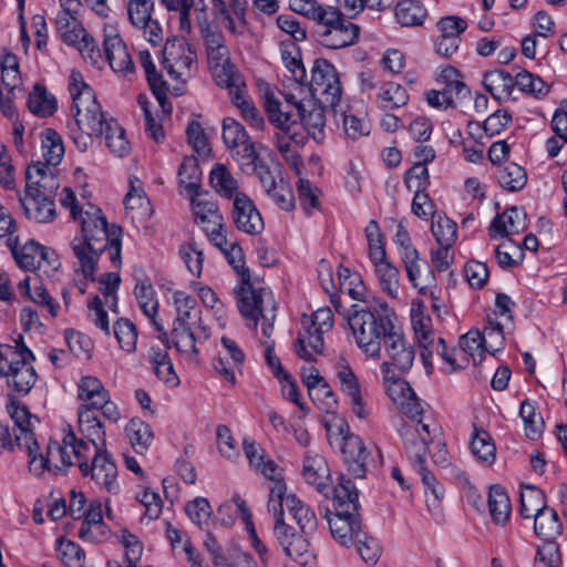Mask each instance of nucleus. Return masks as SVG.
<instances>
[{
	"instance_id": "42",
	"label": "nucleus",
	"mask_w": 567,
	"mask_h": 567,
	"mask_svg": "<svg viewBox=\"0 0 567 567\" xmlns=\"http://www.w3.org/2000/svg\"><path fill=\"white\" fill-rule=\"evenodd\" d=\"M27 107L38 117H49L58 110V101L43 84L35 83L29 92Z\"/></svg>"
},
{
	"instance_id": "24",
	"label": "nucleus",
	"mask_w": 567,
	"mask_h": 567,
	"mask_svg": "<svg viewBox=\"0 0 567 567\" xmlns=\"http://www.w3.org/2000/svg\"><path fill=\"white\" fill-rule=\"evenodd\" d=\"M103 37L104 53L111 69L124 78L133 74L135 70L134 63L117 29L111 23H105Z\"/></svg>"
},
{
	"instance_id": "21",
	"label": "nucleus",
	"mask_w": 567,
	"mask_h": 567,
	"mask_svg": "<svg viewBox=\"0 0 567 567\" xmlns=\"http://www.w3.org/2000/svg\"><path fill=\"white\" fill-rule=\"evenodd\" d=\"M131 24L142 32L143 38L152 45L163 41V30L153 18L154 3L152 0H124Z\"/></svg>"
},
{
	"instance_id": "35",
	"label": "nucleus",
	"mask_w": 567,
	"mask_h": 567,
	"mask_svg": "<svg viewBox=\"0 0 567 567\" xmlns=\"http://www.w3.org/2000/svg\"><path fill=\"white\" fill-rule=\"evenodd\" d=\"M302 477L313 485L318 492L328 494L330 485V470L323 456L308 452L303 460Z\"/></svg>"
},
{
	"instance_id": "14",
	"label": "nucleus",
	"mask_w": 567,
	"mask_h": 567,
	"mask_svg": "<svg viewBox=\"0 0 567 567\" xmlns=\"http://www.w3.org/2000/svg\"><path fill=\"white\" fill-rule=\"evenodd\" d=\"M7 245L18 266L25 271L40 270L49 275L60 266L55 252L34 240H29L19 247L17 238H8Z\"/></svg>"
},
{
	"instance_id": "64",
	"label": "nucleus",
	"mask_w": 567,
	"mask_h": 567,
	"mask_svg": "<svg viewBox=\"0 0 567 567\" xmlns=\"http://www.w3.org/2000/svg\"><path fill=\"white\" fill-rule=\"evenodd\" d=\"M472 453L482 462L492 464L496 456V447L491 435L484 430L475 429L471 441Z\"/></svg>"
},
{
	"instance_id": "54",
	"label": "nucleus",
	"mask_w": 567,
	"mask_h": 567,
	"mask_svg": "<svg viewBox=\"0 0 567 567\" xmlns=\"http://www.w3.org/2000/svg\"><path fill=\"white\" fill-rule=\"evenodd\" d=\"M395 17L401 25L417 27L424 23L427 11L417 0H401L395 8Z\"/></svg>"
},
{
	"instance_id": "4",
	"label": "nucleus",
	"mask_w": 567,
	"mask_h": 567,
	"mask_svg": "<svg viewBox=\"0 0 567 567\" xmlns=\"http://www.w3.org/2000/svg\"><path fill=\"white\" fill-rule=\"evenodd\" d=\"M69 93L73 116V124H69L70 137L78 151L86 152L92 148L94 138L103 135L109 120L114 117L103 111L93 89L78 70H72L69 75Z\"/></svg>"
},
{
	"instance_id": "59",
	"label": "nucleus",
	"mask_w": 567,
	"mask_h": 567,
	"mask_svg": "<svg viewBox=\"0 0 567 567\" xmlns=\"http://www.w3.org/2000/svg\"><path fill=\"white\" fill-rule=\"evenodd\" d=\"M117 542L124 550V563L127 567H136L143 555V544L138 536L126 528H122L116 534Z\"/></svg>"
},
{
	"instance_id": "57",
	"label": "nucleus",
	"mask_w": 567,
	"mask_h": 567,
	"mask_svg": "<svg viewBox=\"0 0 567 567\" xmlns=\"http://www.w3.org/2000/svg\"><path fill=\"white\" fill-rule=\"evenodd\" d=\"M281 60L290 72L291 78L299 84L307 82V72L300 52L293 42L282 43L280 48Z\"/></svg>"
},
{
	"instance_id": "16",
	"label": "nucleus",
	"mask_w": 567,
	"mask_h": 567,
	"mask_svg": "<svg viewBox=\"0 0 567 567\" xmlns=\"http://www.w3.org/2000/svg\"><path fill=\"white\" fill-rule=\"evenodd\" d=\"M272 502L280 504L281 519L284 520V512L287 508L305 535L312 534L317 529L318 520L315 512L295 494H287V487L280 483L270 488L267 506L268 512L274 515Z\"/></svg>"
},
{
	"instance_id": "50",
	"label": "nucleus",
	"mask_w": 567,
	"mask_h": 567,
	"mask_svg": "<svg viewBox=\"0 0 567 567\" xmlns=\"http://www.w3.org/2000/svg\"><path fill=\"white\" fill-rule=\"evenodd\" d=\"M483 84L497 100L509 99L515 87L514 78L502 70L487 71L484 74Z\"/></svg>"
},
{
	"instance_id": "52",
	"label": "nucleus",
	"mask_w": 567,
	"mask_h": 567,
	"mask_svg": "<svg viewBox=\"0 0 567 567\" xmlns=\"http://www.w3.org/2000/svg\"><path fill=\"white\" fill-rule=\"evenodd\" d=\"M535 534L544 540H555L563 530L557 512L547 507L534 517Z\"/></svg>"
},
{
	"instance_id": "53",
	"label": "nucleus",
	"mask_w": 567,
	"mask_h": 567,
	"mask_svg": "<svg viewBox=\"0 0 567 567\" xmlns=\"http://www.w3.org/2000/svg\"><path fill=\"white\" fill-rule=\"evenodd\" d=\"M509 328L496 317H488L487 324L481 331V338L486 352L495 354L505 347V329Z\"/></svg>"
},
{
	"instance_id": "12",
	"label": "nucleus",
	"mask_w": 567,
	"mask_h": 567,
	"mask_svg": "<svg viewBox=\"0 0 567 567\" xmlns=\"http://www.w3.org/2000/svg\"><path fill=\"white\" fill-rule=\"evenodd\" d=\"M380 371L385 393L400 412L409 419L422 416L423 408L410 384L394 372L389 362H382Z\"/></svg>"
},
{
	"instance_id": "48",
	"label": "nucleus",
	"mask_w": 567,
	"mask_h": 567,
	"mask_svg": "<svg viewBox=\"0 0 567 567\" xmlns=\"http://www.w3.org/2000/svg\"><path fill=\"white\" fill-rule=\"evenodd\" d=\"M406 89L395 82H386L380 89L375 96V103L383 111H392L404 106L409 102Z\"/></svg>"
},
{
	"instance_id": "58",
	"label": "nucleus",
	"mask_w": 567,
	"mask_h": 567,
	"mask_svg": "<svg viewBox=\"0 0 567 567\" xmlns=\"http://www.w3.org/2000/svg\"><path fill=\"white\" fill-rule=\"evenodd\" d=\"M0 68L2 85L6 90H9V92H14V90L19 89L22 84L18 56L6 51L1 55Z\"/></svg>"
},
{
	"instance_id": "51",
	"label": "nucleus",
	"mask_w": 567,
	"mask_h": 567,
	"mask_svg": "<svg viewBox=\"0 0 567 567\" xmlns=\"http://www.w3.org/2000/svg\"><path fill=\"white\" fill-rule=\"evenodd\" d=\"M41 153L48 165H59L64 156L65 148L62 136L53 128H44L40 133Z\"/></svg>"
},
{
	"instance_id": "20",
	"label": "nucleus",
	"mask_w": 567,
	"mask_h": 567,
	"mask_svg": "<svg viewBox=\"0 0 567 567\" xmlns=\"http://www.w3.org/2000/svg\"><path fill=\"white\" fill-rule=\"evenodd\" d=\"M223 141L230 152V156L240 165L255 163L258 153L255 143L250 140L245 127L235 118L226 117L223 121Z\"/></svg>"
},
{
	"instance_id": "25",
	"label": "nucleus",
	"mask_w": 567,
	"mask_h": 567,
	"mask_svg": "<svg viewBox=\"0 0 567 567\" xmlns=\"http://www.w3.org/2000/svg\"><path fill=\"white\" fill-rule=\"evenodd\" d=\"M60 10L55 16V28L68 45L79 44L86 35V30L78 19L80 0H58Z\"/></svg>"
},
{
	"instance_id": "60",
	"label": "nucleus",
	"mask_w": 567,
	"mask_h": 567,
	"mask_svg": "<svg viewBox=\"0 0 567 567\" xmlns=\"http://www.w3.org/2000/svg\"><path fill=\"white\" fill-rule=\"evenodd\" d=\"M55 551L58 558L66 567H83L85 554L73 540L65 537H59L55 542Z\"/></svg>"
},
{
	"instance_id": "47",
	"label": "nucleus",
	"mask_w": 567,
	"mask_h": 567,
	"mask_svg": "<svg viewBox=\"0 0 567 567\" xmlns=\"http://www.w3.org/2000/svg\"><path fill=\"white\" fill-rule=\"evenodd\" d=\"M487 505L492 520L496 525H505L508 522L512 513V505L504 487L493 485L489 488Z\"/></svg>"
},
{
	"instance_id": "49",
	"label": "nucleus",
	"mask_w": 567,
	"mask_h": 567,
	"mask_svg": "<svg viewBox=\"0 0 567 567\" xmlns=\"http://www.w3.org/2000/svg\"><path fill=\"white\" fill-rule=\"evenodd\" d=\"M102 136H104L107 150L115 157L122 158L130 154L131 143L126 136V132L115 118L109 120Z\"/></svg>"
},
{
	"instance_id": "39",
	"label": "nucleus",
	"mask_w": 567,
	"mask_h": 567,
	"mask_svg": "<svg viewBox=\"0 0 567 567\" xmlns=\"http://www.w3.org/2000/svg\"><path fill=\"white\" fill-rule=\"evenodd\" d=\"M400 260L411 285L420 292H424L434 280V276L426 260L421 258L419 251L402 257Z\"/></svg>"
},
{
	"instance_id": "40",
	"label": "nucleus",
	"mask_w": 567,
	"mask_h": 567,
	"mask_svg": "<svg viewBox=\"0 0 567 567\" xmlns=\"http://www.w3.org/2000/svg\"><path fill=\"white\" fill-rule=\"evenodd\" d=\"M371 262L381 290L392 299L398 298L400 288L399 268L386 256Z\"/></svg>"
},
{
	"instance_id": "29",
	"label": "nucleus",
	"mask_w": 567,
	"mask_h": 567,
	"mask_svg": "<svg viewBox=\"0 0 567 567\" xmlns=\"http://www.w3.org/2000/svg\"><path fill=\"white\" fill-rule=\"evenodd\" d=\"M287 102L290 105H287L284 110H290L292 112L297 123L302 126V132L312 134L315 137L317 134L322 133L324 126L323 105H316L310 101L296 102L292 101V99H287Z\"/></svg>"
},
{
	"instance_id": "13",
	"label": "nucleus",
	"mask_w": 567,
	"mask_h": 567,
	"mask_svg": "<svg viewBox=\"0 0 567 567\" xmlns=\"http://www.w3.org/2000/svg\"><path fill=\"white\" fill-rule=\"evenodd\" d=\"M308 85L312 97L323 106L334 107L341 99L338 72L328 60H315Z\"/></svg>"
},
{
	"instance_id": "10",
	"label": "nucleus",
	"mask_w": 567,
	"mask_h": 567,
	"mask_svg": "<svg viewBox=\"0 0 567 567\" xmlns=\"http://www.w3.org/2000/svg\"><path fill=\"white\" fill-rule=\"evenodd\" d=\"M411 323L421 349L420 357L426 369L432 368V357L436 352L451 368L452 371H456L460 364L456 362L457 359L449 354L445 341L443 338L435 340V336L432 329V319L424 310L419 307L411 311Z\"/></svg>"
},
{
	"instance_id": "38",
	"label": "nucleus",
	"mask_w": 567,
	"mask_h": 567,
	"mask_svg": "<svg viewBox=\"0 0 567 567\" xmlns=\"http://www.w3.org/2000/svg\"><path fill=\"white\" fill-rule=\"evenodd\" d=\"M25 216L37 223H50L55 218V205L52 199L40 194H27L20 198Z\"/></svg>"
},
{
	"instance_id": "45",
	"label": "nucleus",
	"mask_w": 567,
	"mask_h": 567,
	"mask_svg": "<svg viewBox=\"0 0 567 567\" xmlns=\"http://www.w3.org/2000/svg\"><path fill=\"white\" fill-rule=\"evenodd\" d=\"M109 393L102 381L94 375H82L76 383L78 399L82 402L79 406L92 409Z\"/></svg>"
},
{
	"instance_id": "27",
	"label": "nucleus",
	"mask_w": 567,
	"mask_h": 567,
	"mask_svg": "<svg viewBox=\"0 0 567 567\" xmlns=\"http://www.w3.org/2000/svg\"><path fill=\"white\" fill-rule=\"evenodd\" d=\"M231 220L239 231L251 236L261 234L265 228L260 212L246 194L231 202Z\"/></svg>"
},
{
	"instance_id": "2",
	"label": "nucleus",
	"mask_w": 567,
	"mask_h": 567,
	"mask_svg": "<svg viewBox=\"0 0 567 567\" xmlns=\"http://www.w3.org/2000/svg\"><path fill=\"white\" fill-rule=\"evenodd\" d=\"M81 236L71 241L80 270L86 279L94 280L100 256L106 251L113 267L122 266V228L110 225L102 210L86 204L84 216L79 219Z\"/></svg>"
},
{
	"instance_id": "41",
	"label": "nucleus",
	"mask_w": 567,
	"mask_h": 567,
	"mask_svg": "<svg viewBox=\"0 0 567 567\" xmlns=\"http://www.w3.org/2000/svg\"><path fill=\"white\" fill-rule=\"evenodd\" d=\"M209 183L212 188L221 197L235 200L236 197L244 195L239 190V184L229 169L224 164L215 165L209 173Z\"/></svg>"
},
{
	"instance_id": "5",
	"label": "nucleus",
	"mask_w": 567,
	"mask_h": 567,
	"mask_svg": "<svg viewBox=\"0 0 567 567\" xmlns=\"http://www.w3.org/2000/svg\"><path fill=\"white\" fill-rule=\"evenodd\" d=\"M347 322L355 346L370 359L380 360L382 342L399 322L396 313L381 299L349 308Z\"/></svg>"
},
{
	"instance_id": "22",
	"label": "nucleus",
	"mask_w": 567,
	"mask_h": 567,
	"mask_svg": "<svg viewBox=\"0 0 567 567\" xmlns=\"http://www.w3.org/2000/svg\"><path fill=\"white\" fill-rule=\"evenodd\" d=\"M91 464L82 462L80 471L83 475H91V478L102 489L111 494H117L120 484L117 481V467L104 449L93 450Z\"/></svg>"
},
{
	"instance_id": "34",
	"label": "nucleus",
	"mask_w": 567,
	"mask_h": 567,
	"mask_svg": "<svg viewBox=\"0 0 567 567\" xmlns=\"http://www.w3.org/2000/svg\"><path fill=\"white\" fill-rule=\"evenodd\" d=\"M199 328V324H173L171 337L167 336L166 342L171 340L181 355L190 363L197 361L199 351L197 348L196 330Z\"/></svg>"
},
{
	"instance_id": "9",
	"label": "nucleus",
	"mask_w": 567,
	"mask_h": 567,
	"mask_svg": "<svg viewBox=\"0 0 567 567\" xmlns=\"http://www.w3.org/2000/svg\"><path fill=\"white\" fill-rule=\"evenodd\" d=\"M302 329L293 344L295 352L302 359L311 361L313 353L323 351V334L333 327V315L330 308L323 307L316 310L310 317L301 319Z\"/></svg>"
},
{
	"instance_id": "43",
	"label": "nucleus",
	"mask_w": 567,
	"mask_h": 567,
	"mask_svg": "<svg viewBox=\"0 0 567 567\" xmlns=\"http://www.w3.org/2000/svg\"><path fill=\"white\" fill-rule=\"evenodd\" d=\"M334 513H358L359 494L353 482L350 478L340 477L338 485L333 489Z\"/></svg>"
},
{
	"instance_id": "31",
	"label": "nucleus",
	"mask_w": 567,
	"mask_h": 567,
	"mask_svg": "<svg viewBox=\"0 0 567 567\" xmlns=\"http://www.w3.org/2000/svg\"><path fill=\"white\" fill-rule=\"evenodd\" d=\"M134 295L142 312L159 332L158 339L166 341L167 332L165 331L164 326L157 320L158 300L153 285L148 280H138L134 288Z\"/></svg>"
},
{
	"instance_id": "30",
	"label": "nucleus",
	"mask_w": 567,
	"mask_h": 567,
	"mask_svg": "<svg viewBox=\"0 0 567 567\" xmlns=\"http://www.w3.org/2000/svg\"><path fill=\"white\" fill-rule=\"evenodd\" d=\"M342 453L348 464L349 473L355 478H363L367 466L371 461V453L367 450L363 440L355 434L343 436Z\"/></svg>"
},
{
	"instance_id": "26",
	"label": "nucleus",
	"mask_w": 567,
	"mask_h": 567,
	"mask_svg": "<svg viewBox=\"0 0 567 567\" xmlns=\"http://www.w3.org/2000/svg\"><path fill=\"white\" fill-rule=\"evenodd\" d=\"M382 348L389 358L390 367H395L402 372L409 371L415 359L414 347L404 336L400 321L382 342Z\"/></svg>"
},
{
	"instance_id": "15",
	"label": "nucleus",
	"mask_w": 567,
	"mask_h": 567,
	"mask_svg": "<svg viewBox=\"0 0 567 567\" xmlns=\"http://www.w3.org/2000/svg\"><path fill=\"white\" fill-rule=\"evenodd\" d=\"M163 66L173 80L184 83L196 72V52L183 39L168 40L163 49Z\"/></svg>"
},
{
	"instance_id": "7",
	"label": "nucleus",
	"mask_w": 567,
	"mask_h": 567,
	"mask_svg": "<svg viewBox=\"0 0 567 567\" xmlns=\"http://www.w3.org/2000/svg\"><path fill=\"white\" fill-rule=\"evenodd\" d=\"M32 351L19 340L16 346L0 343V375L8 388L19 395L28 394L38 381Z\"/></svg>"
},
{
	"instance_id": "61",
	"label": "nucleus",
	"mask_w": 567,
	"mask_h": 567,
	"mask_svg": "<svg viewBox=\"0 0 567 567\" xmlns=\"http://www.w3.org/2000/svg\"><path fill=\"white\" fill-rule=\"evenodd\" d=\"M431 231L437 245L453 246L457 238L456 223L442 214L432 219Z\"/></svg>"
},
{
	"instance_id": "55",
	"label": "nucleus",
	"mask_w": 567,
	"mask_h": 567,
	"mask_svg": "<svg viewBox=\"0 0 567 567\" xmlns=\"http://www.w3.org/2000/svg\"><path fill=\"white\" fill-rule=\"evenodd\" d=\"M200 168L195 157H186L178 168L179 185L193 196H199Z\"/></svg>"
},
{
	"instance_id": "44",
	"label": "nucleus",
	"mask_w": 567,
	"mask_h": 567,
	"mask_svg": "<svg viewBox=\"0 0 567 567\" xmlns=\"http://www.w3.org/2000/svg\"><path fill=\"white\" fill-rule=\"evenodd\" d=\"M172 299L176 311L173 324H199L200 311L193 296L182 290H175Z\"/></svg>"
},
{
	"instance_id": "23",
	"label": "nucleus",
	"mask_w": 567,
	"mask_h": 567,
	"mask_svg": "<svg viewBox=\"0 0 567 567\" xmlns=\"http://www.w3.org/2000/svg\"><path fill=\"white\" fill-rule=\"evenodd\" d=\"M274 509L275 536L282 547L285 554L298 564L305 565L309 555V543L302 535H297L293 529L281 519V507L279 503L271 505Z\"/></svg>"
},
{
	"instance_id": "46",
	"label": "nucleus",
	"mask_w": 567,
	"mask_h": 567,
	"mask_svg": "<svg viewBox=\"0 0 567 567\" xmlns=\"http://www.w3.org/2000/svg\"><path fill=\"white\" fill-rule=\"evenodd\" d=\"M125 434L133 450L138 454H145L154 440V433L150 424L134 417L125 426Z\"/></svg>"
},
{
	"instance_id": "6",
	"label": "nucleus",
	"mask_w": 567,
	"mask_h": 567,
	"mask_svg": "<svg viewBox=\"0 0 567 567\" xmlns=\"http://www.w3.org/2000/svg\"><path fill=\"white\" fill-rule=\"evenodd\" d=\"M265 110L270 123L278 128L275 140L279 153L296 175L300 176L303 165L298 150L305 144L307 134L302 132V126L297 123L292 112L284 110L281 102L274 95H266Z\"/></svg>"
},
{
	"instance_id": "19",
	"label": "nucleus",
	"mask_w": 567,
	"mask_h": 567,
	"mask_svg": "<svg viewBox=\"0 0 567 567\" xmlns=\"http://www.w3.org/2000/svg\"><path fill=\"white\" fill-rule=\"evenodd\" d=\"M334 373L341 393L347 398L352 414L361 421H367L372 409L363 398L362 388L352 368L344 359L334 365Z\"/></svg>"
},
{
	"instance_id": "37",
	"label": "nucleus",
	"mask_w": 567,
	"mask_h": 567,
	"mask_svg": "<svg viewBox=\"0 0 567 567\" xmlns=\"http://www.w3.org/2000/svg\"><path fill=\"white\" fill-rule=\"evenodd\" d=\"M484 352L486 350L481 338V331L470 330L461 338L460 349H452L449 354L457 359L456 362L460 364L457 369H461L468 363L470 358L474 364L481 363L484 359Z\"/></svg>"
},
{
	"instance_id": "17",
	"label": "nucleus",
	"mask_w": 567,
	"mask_h": 567,
	"mask_svg": "<svg viewBox=\"0 0 567 567\" xmlns=\"http://www.w3.org/2000/svg\"><path fill=\"white\" fill-rule=\"evenodd\" d=\"M194 221L205 233L213 246L225 244V234L227 228L224 224V217L216 203L204 199L199 196L190 198Z\"/></svg>"
},
{
	"instance_id": "3",
	"label": "nucleus",
	"mask_w": 567,
	"mask_h": 567,
	"mask_svg": "<svg viewBox=\"0 0 567 567\" xmlns=\"http://www.w3.org/2000/svg\"><path fill=\"white\" fill-rule=\"evenodd\" d=\"M219 249L228 264L240 277L241 285L236 290L237 307L246 320V324L256 330L258 321L261 320L262 334L270 338L276 320L277 305L274 296L266 289H256L250 282L249 269L245 266V257L241 247L229 241L225 234V244L215 246Z\"/></svg>"
},
{
	"instance_id": "28",
	"label": "nucleus",
	"mask_w": 567,
	"mask_h": 567,
	"mask_svg": "<svg viewBox=\"0 0 567 567\" xmlns=\"http://www.w3.org/2000/svg\"><path fill=\"white\" fill-rule=\"evenodd\" d=\"M216 22L231 35L240 37L246 32L245 0H212Z\"/></svg>"
},
{
	"instance_id": "32",
	"label": "nucleus",
	"mask_w": 567,
	"mask_h": 567,
	"mask_svg": "<svg viewBox=\"0 0 567 567\" xmlns=\"http://www.w3.org/2000/svg\"><path fill=\"white\" fill-rule=\"evenodd\" d=\"M328 523L332 537L346 547L352 545L362 532L358 513H333Z\"/></svg>"
},
{
	"instance_id": "62",
	"label": "nucleus",
	"mask_w": 567,
	"mask_h": 567,
	"mask_svg": "<svg viewBox=\"0 0 567 567\" xmlns=\"http://www.w3.org/2000/svg\"><path fill=\"white\" fill-rule=\"evenodd\" d=\"M547 507L545 496L540 489L529 486L522 492L519 513L524 518H534Z\"/></svg>"
},
{
	"instance_id": "18",
	"label": "nucleus",
	"mask_w": 567,
	"mask_h": 567,
	"mask_svg": "<svg viewBox=\"0 0 567 567\" xmlns=\"http://www.w3.org/2000/svg\"><path fill=\"white\" fill-rule=\"evenodd\" d=\"M404 450L411 463L426 458L429 445L434 443L439 431L430 430V425L422 422L421 416L403 422L399 430Z\"/></svg>"
},
{
	"instance_id": "8",
	"label": "nucleus",
	"mask_w": 567,
	"mask_h": 567,
	"mask_svg": "<svg viewBox=\"0 0 567 567\" xmlns=\"http://www.w3.org/2000/svg\"><path fill=\"white\" fill-rule=\"evenodd\" d=\"M313 22L317 41L328 49H343L359 39L360 27L333 6H324Z\"/></svg>"
},
{
	"instance_id": "11",
	"label": "nucleus",
	"mask_w": 567,
	"mask_h": 567,
	"mask_svg": "<svg viewBox=\"0 0 567 567\" xmlns=\"http://www.w3.org/2000/svg\"><path fill=\"white\" fill-rule=\"evenodd\" d=\"M198 27L204 41L208 69L216 83H225L229 79L227 73L236 70L230 61L225 38L217 25H213L206 20L199 21Z\"/></svg>"
},
{
	"instance_id": "63",
	"label": "nucleus",
	"mask_w": 567,
	"mask_h": 567,
	"mask_svg": "<svg viewBox=\"0 0 567 567\" xmlns=\"http://www.w3.org/2000/svg\"><path fill=\"white\" fill-rule=\"evenodd\" d=\"M519 415L524 422L525 435L530 440H536L540 436L544 429V421L540 414L532 402L525 400L520 404Z\"/></svg>"
},
{
	"instance_id": "33",
	"label": "nucleus",
	"mask_w": 567,
	"mask_h": 567,
	"mask_svg": "<svg viewBox=\"0 0 567 567\" xmlns=\"http://www.w3.org/2000/svg\"><path fill=\"white\" fill-rule=\"evenodd\" d=\"M526 228V214L517 208L509 207L497 214L488 228L492 238L511 237Z\"/></svg>"
},
{
	"instance_id": "1",
	"label": "nucleus",
	"mask_w": 567,
	"mask_h": 567,
	"mask_svg": "<svg viewBox=\"0 0 567 567\" xmlns=\"http://www.w3.org/2000/svg\"><path fill=\"white\" fill-rule=\"evenodd\" d=\"M7 411L19 430V433H16L18 447L28 452L29 468L33 474L42 475L45 471H59L62 467L70 466L69 447H72L73 454L78 456L81 451H85L82 443L76 444L74 432L68 429L64 430L61 441L50 440L45 446V452H42L33 434V429L39 424V419L31 414L24 404L14 400L7 404Z\"/></svg>"
},
{
	"instance_id": "36",
	"label": "nucleus",
	"mask_w": 567,
	"mask_h": 567,
	"mask_svg": "<svg viewBox=\"0 0 567 567\" xmlns=\"http://www.w3.org/2000/svg\"><path fill=\"white\" fill-rule=\"evenodd\" d=\"M78 424L93 450L105 447V430L96 412L87 406L78 408Z\"/></svg>"
},
{
	"instance_id": "56",
	"label": "nucleus",
	"mask_w": 567,
	"mask_h": 567,
	"mask_svg": "<svg viewBox=\"0 0 567 567\" xmlns=\"http://www.w3.org/2000/svg\"><path fill=\"white\" fill-rule=\"evenodd\" d=\"M496 177L498 184L509 192L520 190L527 183V174L525 169L513 162L498 167Z\"/></svg>"
}]
</instances>
